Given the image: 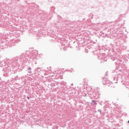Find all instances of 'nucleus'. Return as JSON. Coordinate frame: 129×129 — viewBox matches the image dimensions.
<instances>
[{
	"label": "nucleus",
	"instance_id": "obj_15",
	"mask_svg": "<svg viewBox=\"0 0 129 129\" xmlns=\"http://www.w3.org/2000/svg\"><path fill=\"white\" fill-rule=\"evenodd\" d=\"M51 10H55V8H54V7H52V8H51Z\"/></svg>",
	"mask_w": 129,
	"mask_h": 129
},
{
	"label": "nucleus",
	"instance_id": "obj_4",
	"mask_svg": "<svg viewBox=\"0 0 129 129\" xmlns=\"http://www.w3.org/2000/svg\"><path fill=\"white\" fill-rule=\"evenodd\" d=\"M42 69L40 68H36L34 70V75L35 76H39L41 74Z\"/></svg>",
	"mask_w": 129,
	"mask_h": 129
},
{
	"label": "nucleus",
	"instance_id": "obj_7",
	"mask_svg": "<svg viewBox=\"0 0 129 129\" xmlns=\"http://www.w3.org/2000/svg\"><path fill=\"white\" fill-rule=\"evenodd\" d=\"M0 66L2 67L3 66H6V61L5 60H3L0 62Z\"/></svg>",
	"mask_w": 129,
	"mask_h": 129
},
{
	"label": "nucleus",
	"instance_id": "obj_11",
	"mask_svg": "<svg viewBox=\"0 0 129 129\" xmlns=\"http://www.w3.org/2000/svg\"><path fill=\"white\" fill-rule=\"evenodd\" d=\"M52 129H58V126L57 125H54L52 127Z\"/></svg>",
	"mask_w": 129,
	"mask_h": 129
},
{
	"label": "nucleus",
	"instance_id": "obj_18",
	"mask_svg": "<svg viewBox=\"0 0 129 129\" xmlns=\"http://www.w3.org/2000/svg\"><path fill=\"white\" fill-rule=\"evenodd\" d=\"M127 122H128V123H129V120H128Z\"/></svg>",
	"mask_w": 129,
	"mask_h": 129
},
{
	"label": "nucleus",
	"instance_id": "obj_1",
	"mask_svg": "<svg viewBox=\"0 0 129 129\" xmlns=\"http://www.w3.org/2000/svg\"><path fill=\"white\" fill-rule=\"evenodd\" d=\"M29 54L30 52L27 51L26 53H22L20 57H16L11 60L8 59V65L6 66L5 68L3 70L4 76L5 77H8L9 73L12 71V69L21 65L24 61H28L30 58Z\"/></svg>",
	"mask_w": 129,
	"mask_h": 129
},
{
	"label": "nucleus",
	"instance_id": "obj_17",
	"mask_svg": "<svg viewBox=\"0 0 129 129\" xmlns=\"http://www.w3.org/2000/svg\"><path fill=\"white\" fill-rule=\"evenodd\" d=\"M27 98H28V99H30V97L29 96H27Z\"/></svg>",
	"mask_w": 129,
	"mask_h": 129
},
{
	"label": "nucleus",
	"instance_id": "obj_6",
	"mask_svg": "<svg viewBox=\"0 0 129 129\" xmlns=\"http://www.w3.org/2000/svg\"><path fill=\"white\" fill-rule=\"evenodd\" d=\"M41 17H44V18H45V19H46V18L48 17L49 19L51 20V19H52V13H49L48 15V16H47V14L44 13L42 14Z\"/></svg>",
	"mask_w": 129,
	"mask_h": 129
},
{
	"label": "nucleus",
	"instance_id": "obj_10",
	"mask_svg": "<svg viewBox=\"0 0 129 129\" xmlns=\"http://www.w3.org/2000/svg\"><path fill=\"white\" fill-rule=\"evenodd\" d=\"M110 59H111L112 61H114V60H115V59H116V58L114 57V56H111L110 57Z\"/></svg>",
	"mask_w": 129,
	"mask_h": 129
},
{
	"label": "nucleus",
	"instance_id": "obj_8",
	"mask_svg": "<svg viewBox=\"0 0 129 129\" xmlns=\"http://www.w3.org/2000/svg\"><path fill=\"white\" fill-rule=\"evenodd\" d=\"M27 70H28V73L29 74H31V73H32V68L31 67H28L27 68Z\"/></svg>",
	"mask_w": 129,
	"mask_h": 129
},
{
	"label": "nucleus",
	"instance_id": "obj_2",
	"mask_svg": "<svg viewBox=\"0 0 129 129\" xmlns=\"http://www.w3.org/2000/svg\"><path fill=\"white\" fill-rule=\"evenodd\" d=\"M112 73L113 76H114L112 78L113 80H116L115 83H117V80H118V78H119V76L120 75V71L118 70H115Z\"/></svg>",
	"mask_w": 129,
	"mask_h": 129
},
{
	"label": "nucleus",
	"instance_id": "obj_3",
	"mask_svg": "<svg viewBox=\"0 0 129 129\" xmlns=\"http://www.w3.org/2000/svg\"><path fill=\"white\" fill-rule=\"evenodd\" d=\"M20 41V40H17V39H13L9 42V45L10 47H13L16 45V44H18Z\"/></svg>",
	"mask_w": 129,
	"mask_h": 129
},
{
	"label": "nucleus",
	"instance_id": "obj_19",
	"mask_svg": "<svg viewBox=\"0 0 129 129\" xmlns=\"http://www.w3.org/2000/svg\"><path fill=\"white\" fill-rule=\"evenodd\" d=\"M72 85H73V84H72Z\"/></svg>",
	"mask_w": 129,
	"mask_h": 129
},
{
	"label": "nucleus",
	"instance_id": "obj_13",
	"mask_svg": "<svg viewBox=\"0 0 129 129\" xmlns=\"http://www.w3.org/2000/svg\"><path fill=\"white\" fill-rule=\"evenodd\" d=\"M98 111H99L100 114H101V109H99V110H98Z\"/></svg>",
	"mask_w": 129,
	"mask_h": 129
},
{
	"label": "nucleus",
	"instance_id": "obj_16",
	"mask_svg": "<svg viewBox=\"0 0 129 129\" xmlns=\"http://www.w3.org/2000/svg\"><path fill=\"white\" fill-rule=\"evenodd\" d=\"M85 52H86V53H88V50H85Z\"/></svg>",
	"mask_w": 129,
	"mask_h": 129
},
{
	"label": "nucleus",
	"instance_id": "obj_9",
	"mask_svg": "<svg viewBox=\"0 0 129 129\" xmlns=\"http://www.w3.org/2000/svg\"><path fill=\"white\" fill-rule=\"evenodd\" d=\"M89 18L90 19H93V14L92 13H90L89 15Z\"/></svg>",
	"mask_w": 129,
	"mask_h": 129
},
{
	"label": "nucleus",
	"instance_id": "obj_12",
	"mask_svg": "<svg viewBox=\"0 0 129 129\" xmlns=\"http://www.w3.org/2000/svg\"><path fill=\"white\" fill-rule=\"evenodd\" d=\"M92 102H93L94 103V104H95V105L97 104V103H96V102L95 101L92 100Z\"/></svg>",
	"mask_w": 129,
	"mask_h": 129
},
{
	"label": "nucleus",
	"instance_id": "obj_5",
	"mask_svg": "<svg viewBox=\"0 0 129 129\" xmlns=\"http://www.w3.org/2000/svg\"><path fill=\"white\" fill-rule=\"evenodd\" d=\"M37 52H36L35 53H30L29 55V58L31 60H34V59H35V58H36L37 57V56H38V51H36Z\"/></svg>",
	"mask_w": 129,
	"mask_h": 129
},
{
	"label": "nucleus",
	"instance_id": "obj_14",
	"mask_svg": "<svg viewBox=\"0 0 129 129\" xmlns=\"http://www.w3.org/2000/svg\"><path fill=\"white\" fill-rule=\"evenodd\" d=\"M83 96H84V97H85L86 96H87V94H84L83 95Z\"/></svg>",
	"mask_w": 129,
	"mask_h": 129
}]
</instances>
